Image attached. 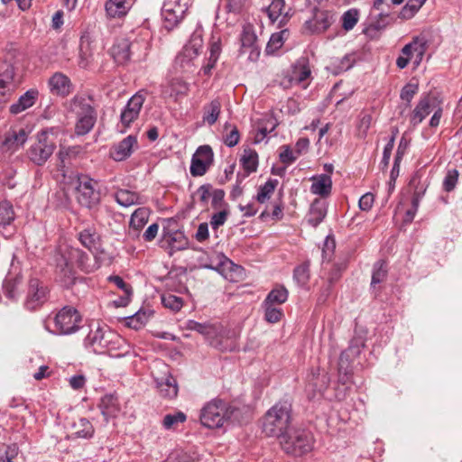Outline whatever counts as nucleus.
I'll return each mask as SVG.
<instances>
[{"mask_svg":"<svg viewBox=\"0 0 462 462\" xmlns=\"http://www.w3.org/2000/svg\"><path fill=\"white\" fill-rule=\"evenodd\" d=\"M88 260V255L80 249L69 245H60L56 254L55 261L61 283L64 286H69L74 282L75 277L72 269L75 264L88 273L99 267V263L97 265L89 264Z\"/></svg>","mask_w":462,"mask_h":462,"instance_id":"obj_1","label":"nucleus"},{"mask_svg":"<svg viewBox=\"0 0 462 462\" xmlns=\"http://www.w3.org/2000/svg\"><path fill=\"white\" fill-rule=\"evenodd\" d=\"M291 405L285 401L275 403L265 413L262 430L267 437L282 439L289 430Z\"/></svg>","mask_w":462,"mask_h":462,"instance_id":"obj_2","label":"nucleus"},{"mask_svg":"<svg viewBox=\"0 0 462 462\" xmlns=\"http://www.w3.org/2000/svg\"><path fill=\"white\" fill-rule=\"evenodd\" d=\"M223 43L219 35L213 34L208 42L207 51L203 42V30L197 27L182 47L181 58H196L201 54H209L208 58H218L222 53Z\"/></svg>","mask_w":462,"mask_h":462,"instance_id":"obj_3","label":"nucleus"},{"mask_svg":"<svg viewBox=\"0 0 462 462\" xmlns=\"http://www.w3.org/2000/svg\"><path fill=\"white\" fill-rule=\"evenodd\" d=\"M69 111L76 116L75 134L85 135L88 134L97 122V112L87 96H75L69 102Z\"/></svg>","mask_w":462,"mask_h":462,"instance_id":"obj_4","label":"nucleus"},{"mask_svg":"<svg viewBox=\"0 0 462 462\" xmlns=\"http://www.w3.org/2000/svg\"><path fill=\"white\" fill-rule=\"evenodd\" d=\"M75 190L76 199L81 206L92 208L100 203V183L88 175H78Z\"/></svg>","mask_w":462,"mask_h":462,"instance_id":"obj_5","label":"nucleus"},{"mask_svg":"<svg viewBox=\"0 0 462 462\" xmlns=\"http://www.w3.org/2000/svg\"><path fill=\"white\" fill-rule=\"evenodd\" d=\"M280 443L286 453L300 456L311 450L313 437L310 431L305 430H288L280 439Z\"/></svg>","mask_w":462,"mask_h":462,"instance_id":"obj_6","label":"nucleus"},{"mask_svg":"<svg viewBox=\"0 0 462 462\" xmlns=\"http://www.w3.org/2000/svg\"><path fill=\"white\" fill-rule=\"evenodd\" d=\"M186 328L189 330L196 331L204 336L209 345L220 351H228L233 349L232 343L224 337L219 328L211 323H199L195 320H188Z\"/></svg>","mask_w":462,"mask_h":462,"instance_id":"obj_7","label":"nucleus"},{"mask_svg":"<svg viewBox=\"0 0 462 462\" xmlns=\"http://www.w3.org/2000/svg\"><path fill=\"white\" fill-rule=\"evenodd\" d=\"M56 148L48 130H42L36 134L35 141L27 150L29 160L38 166L43 165Z\"/></svg>","mask_w":462,"mask_h":462,"instance_id":"obj_8","label":"nucleus"},{"mask_svg":"<svg viewBox=\"0 0 462 462\" xmlns=\"http://www.w3.org/2000/svg\"><path fill=\"white\" fill-rule=\"evenodd\" d=\"M229 418L228 409L226 402L221 400H212L201 410L200 421L207 428H220Z\"/></svg>","mask_w":462,"mask_h":462,"instance_id":"obj_9","label":"nucleus"},{"mask_svg":"<svg viewBox=\"0 0 462 462\" xmlns=\"http://www.w3.org/2000/svg\"><path fill=\"white\" fill-rule=\"evenodd\" d=\"M191 0H164L161 14L163 25L167 30H172L184 19Z\"/></svg>","mask_w":462,"mask_h":462,"instance_id":"obj_10","label":"nucleus"},{"mask_svg":"<svg viewBox=\"0 0 462 462\" xmlns=\"http://www.w3.org/2000/svg\"><path fill=\"white\" fill-rule=\"evenodd\" d=\"M56 335H69L79 328L81 316L79 311L71 306L63 307L53 319Z\"/></svg>","mask_w":462,"mask_h":462,"instance_id":"obj_11","label":"nucleus"},{"mask_svg":"<svg viewBox=\"0 0 462 462\" xmlns=\"http://www.w3.org/2000/svg\"><path fill=\"white\" fill-rule=\"evenodd\" d=\"M308 60H298L291 66L283 70L279 76V84L283 88H290L295 84L305 83L310 78L311 70Z\"/></svg>","mask_w":462,"mask_h":462,"instance_id":"obj_12","label":"nucleus"},{"mask_svg":"<svg viewBox=\"0 0 462 462\" xmlns=\"http://www.w3.org/2000/svg\"><path fill=\"white\" fill-rule=\"evenodd\" d=\"M49 299L48 287L37 278H31L23 306L30 311L40 309Z\"/></svg>","mask_w":462,"mask_h":462,"instance_id":"obj_13","label":"nucleus"},{"mask_svg":"<svg viewBox=\"0 0 462 462\" xmlns=\"http://www.w3.org/2000/svg\"><path fill=\"white\" fill-rule=\"evenodd\" d=\"M31 129L29 127L13 126L4 135L0 143V152L14 153L23 146L28 140Z\"/></svg>","mask_w":462,"mask_h":462,"instance_id":"obj_14","label":"nucleus"},{"mask_svg":"<svg viewBox=\"0 0 462 462\" xmlns=\"http://www.w3.org/2000/svg\"><path fill=\"white\" fill-rule=\"evenodd\" d=\"M113 339L118 340V335L109 329L97 328L91 330L84 340L85 347L89 351L103 355L107 352V345Z\"/></svg>","mask_w":462,"mask_h":462,"instance_id":"obj_15","label":"nucleus"},{"mask_svg":"<svg viewBox=\"0 0 462 462\" xmlns=\"http://www.w3.org/2000/svg\"><path fill=\"white\" fill-rule=\"evenodd\" d=\"M168 223V226L162 229L160 240L161 247L169 250L170 254L186 249L188 247V239L184 233L178 228L172 227L171 221L169 220Z\"/></svg>","mask_w":462,"mask_h":462,"instance_id":"obj_16","label":"nucleus"},{"mask_svg":"<svg viewBox=\"0 0 462 462\" xmlns=\"http://www.w3.org/2000/svg\"><path fill=\"white\" fill-rule=\"evenodd\" d=\"M240 41L239 52L241 56L247 58H258L260 56L261 49L253 24L247 23L243 25Z\"/></svg>","mask_w":462,"mask_h":462,"instance_id":"obj_17","label":"nucleus"},{"mask_svg":"<svg viewBox=\"0 0 462 462\" xmlns=\"http://www.w3.org/2000/svg\"><path fill=\"white\" fill-rule=\"evenodd\" d=\"M21 83L16 68L10 60L0 61V89L14 94L18 85Z\"/></svg>","mask_w":462,"mask_h":462,"instance_id":"obj_18","label":"nucleus"},{"mask_svg":"<svg viewBox=\"0 0 462 462\" xmlns=\"http://www.w3.org/2000/svg\"><path fill=\"white\" fill-rule=\"evenodd\" d=\"M213 162V152L210 146H199L193 154L190 164V174L194 177L206 173Z\"/></svg>","mask_w":462,"mask_h":462,"instance_id":"obj_19","label":"nucleus"},{"mask_svg":"<svg viewBox=\"0 0 462 462\" xmlns=\"http://www.w3.org/2000/svg\"><path fill=\"white\" fill-rule=\"evenodd\" d=\"M162 97L171 98L174 101L188 96L189 84L180 78H171L161 85Z\"/></svg>","mask_w":462,"mask_h":462,"instance_id":"obj_20","label":"nucleus"},{"mask_svg":"<svg viewBox=\"0 0 462 462\" xmlns=\"http://www.w3.org/2000/svg\"><path fill=\"white\" fill-rule=\"evenodd\" d=\"M145 101L143 91L134 94L127 102L121 113V123L125 127H128L139 116L140 111Z\"/></svg>","mask_w":462,"mask_h":462,"instance_id":"obj_21","label":"nucleus"},{"mask_svg":"<svg viewBox=\"0 0 462 462\" xmlns=\"http://www.w3.org/2000/svg\"><path fill=\"white\" fill-rule=\"evenodd\" d=\"M435 97L430 94L420 97L410 116V123L413 127L419 125L436 107Z\"/></svg>","mask_w":462,"mask_h":462,"instance_id":"obj_22","label":"nucleus"},{"mask_svg":"<svg viewBox=\"0 0 462 462\" xmlns=\"http://www.w3.org/2000/svg\"><path fill=\"white\" fill-rule=\"evenodd\" d=\"M284 0H273L272 3L265 8V12L271 21L274 23L278 22V26L282 28L289 20L290 14L285 11Z\"/></svg>","mask_w":462,"mask_h":462,"instance_id":"obj_23","label":"nucleus"},{"mask_svg":"<svg viewBox=\"0 0 462 462\" xmlns=\"http://www.w3.org/2000/svg\"><path fill=\"white\" fill-rule=\"evenodd\" d=\"M136 145V138L133 135H128L120 143L113 146L110 152V155L115 161L122 162L132 154L133 149Z\"/></svg>","mask_w":462,"mask_h":462,"instance_id":"obj_24","label":"nucleus"},{"mask_svg":"<svg viewBox=\"0 0 462 462\" xmlns=\"http://www.w3.org/2000/svg\"><path fill=\"white\" fill-rule=\"evenodd\" d=\"M48 84L53 95L66 97L71 92L70 80L60 72L54 73L50 78Z\"/></svg>","mask_w":462,"mask_h":462,"instance_id":"obj_25","label":"nucleus"},{"mask_svg":"<svg viewBox=\"0 0 462 462\" xmlns=\"http://www.w3.org/2000/svg\"><path fill=\"white\" fill-rule=\"evenodd\" d=\"M429 41L425 35H419L412 39L411 42L406 44L402 52L408 57L415 56L416 58H422L428 50Z\"/></svg>","mask_w":462,"mask_h":462,"instance_id":"obj_26","label":"nucleus"},{"mask_svg":"<svg viewBox=\"0 0 462 462\" xmlns=\"http://www.w3.org/2000/svg\"><path fill=\"white\" fill-rule=\"evenodd\" d=\"M39 97V91L35 88H31L23 94L18 100L10 106V113L18 115L26 109L32 107Z\"/></svg>","mask_w":462,"mask_h":462,"instance_id":"obj_27","label":"nucleus"},{"mask_svg":"<svg viewBox=\"0 0 462 462\" xmlns=\"http://www.w3.org/2000/svg\"><path fill=\"white\" fill-rule=\"evenodd\" d=\"M154 380L156 382V388L161 396L169 399H172L177 396V382L171 374H169L168 372L165 373V376L162 378L155 377Z\"/></svg>","mask_w":462,"mask_h":462,"instance_id":"obj_28","label":"nucleus"},{"mask_svg":"<svg viewBox=\"0 0 462 462\" xmlns=\"http://www.w3.org/2000/svg\"><path fill=\"white\" fill-rule=\"evenodd\" d=\"M335 21V14L330 11L318 10L314 14L312 21L307 22L312 31L321 32L326 31Z\"/></svg>","mask_w":462,"mask_h":462,"instance_id":"obj_29","label":"nucleus"},{"mask_svg":"<svg viewBox=\"0 0 462 462\" xmlns=\"http://www.w3.org/2000/svg\"><path fill=\"white\" fill-rule=\"evenodd\" d=\"M101 413L107 421L110 418L116 417L120 412V404L118 398L114 394H106L99 402Z\"/></svg>","mask_w":462,"mask_h":462,"instance_id":"obj_30","label":"nucleus"},{"mask_svg":"<svg viewBox=\"0 0 462 462\" xmlns=\"http://www.w3.org/2000/svg\"><path fill=\"white\" fill-rule=\"evenodd\" d=\"M310 180L312 181L310 191L313 194L328 197L331 193L332 180L330 175L319 174L313 176Z\"/></svg>","mask_w":462,"mask_h":462,"instance_id":"obj_31","label":"nucleus"},{"mask_svg":"<svg viewBox=\"0 0 462 462\" xmlns=\"http://www.w3.org/2000/svg\"><path fill=\"white\" fill-rule=\"evenodd\" d=\"M327 215V204L325 201L316 199L312 202L309 214L307 216L308 223L316 227L319 225Z\"/></svg>","mask_w":462,"mask_h":462,"instance_id":"obj_32","label":"nucleus"},{"mask_svg":"<svg viewBox=\"0 0 462 462\" xmlns=\"http://www.w3.org/2000/svg\"><path fill=\"white\" fill-rule=\"evenodd\" d=\"M22 276H8L3 285L5 295L11 300H17L22 292Z\"/></svg>","mask_w":462,"mask_h":462,"instance_id":"obj_33","label":"nucleus"},{"mask_svg":"<svg viewBox=\"0 0 462 462\" xmlns=\"http://www.w3.org/2000/svg\"><path fill=\"white\" fill-rule=\"evenodd\" d=\"M240 163L247 175L255 172L258 168L257 152L251 148L245 149L240 158Z\"/></svg>","mask_w":462,"mask_h":462,"instance_id":"obj_34","label":"nucleus"},{"mask_svg":"<svg viewBox=\"0 0 462 462\" xmlns=\"http://www.w3.org/2000/svg\"><path fill=\"white\" fill-rule=\"evenodd\" d=\"M72 427L74 430L72 436H74V438L90 439L94 434L92 424L85 418H80L78 421H75Z\"/></svg>","mask_w":462,"mask_h":462,"instance_id":"obj_35","label":"nucleus"},{"mask_svg":"<svg viewBox=\"0 0 462 462\" xmlns=\"http://www.w3.org/2000/svg\"><path fill=\"white\" fill-rule=\"evenodd\" d=\"M289 31L287 29H282L278 32L273 33L267 45H266V53L268 55H273L276 51L282 48L284 42L289 37Z\"/></svg>","mask_w":462,"mask_h":462,"instance_id":"obj_36","label":"nucleus"},{"mask_svg":"<svg viewBox=\"0 0 462 462\" xmlns=\"http://www.w3.org/2000/svg\"><path fill=\"white\" fill-rule=\"evenodd\" d=\"M221 111V104L217 99L212 100L204 106L203 121L208 125H214L218 119Z\"/></svg>","mask_w":462,"mask_h":462,"instance_id":"obj_37","label":"nucleus"},{"mask_svg":"<svg viewBox=\"0 0 462 462\" xmlns=\"http://www.w3.org/2000/svg\"><path fill=\"white\" fill-rule=\"evenodd\" d=\"M277 184V180L270 179L263 185L260 186L258 189L257 195L255 197L257 202L260 204L266 203L273 195Z\"/></svg>","mask_w":462,"mask_h":462,"instance_id":"obj_38","label":"nucleus"},{"mask_svg":"<svg viewBox=\"0 0 462 462\" xmlns=\"http://www.w3.org/2000/svg\"><path fill=\"white\" fill-rule=\"evenodd\" d=\"M79 239L82 245L89 251L92 252L97 249L99 237L95 230L90 228L84 229L79 233Z\"/></svg>","mask_w":462,"mask_h":462,"instance_id":"obj_39","label":"nucleus"},{"mask_svg":"<svg viewBox=\"0 0 462 462\" xmlns=\"http://www.w3.org/2000/svg\"><path fill=\"white\" fill-rule=\"evenodd\" d=\"M131 42L126 38L116 39L111 48L112 58H129Z\"/></svg>","mask_w":462,"mask_h":462,"instance_id":"obj_40","label":"nucleus"},{"mask_svg":"<svg viewBox=\"0 0 462 462\" xmlns=\"http://www.w3.org/2000/svg\"><path fill=\"white\" fill-rule=\"evenodd\" d=\"M106 11L110 17H120L127 12L126 0H107Z\"/></svg>","mask_w":462,"mask_h":462,"instance_id":"obj_41","label":"nucleus"},{"mask_svg":"<svg viewBox=\"0 0 462 462\" xmlns=\"http://www.w3.org/2000/svg\"><path fill=\"white\" fill-rule=\"evenodd\" d=\"M115 199L119 205L125 208L140 203L139 195L127 189L118 190L115 194Z\"/></svg>","mask_w":462,"mask_h":462,"instance_id":"obj_42","label":"nucleus"},{"mask_svg":"<svg viewBox=\"0 0 462 462\" xmlns=\"http://www.w3.org/2000/svg\"><path fill=\"white\" fill-rule=\"evenodd\" d=\"M149 215L150 212L148 208H137L131 216L130 226L136 230H140L147 223Z\"/></svg>","mask_w":462,"mask_h":462,"instance_id":"obj_43","label":"nucleus"},{"mask_svg":"<svg viewBox=\"0 0 462 462\" xmlns=\"http://www.w3.org/2000/svg\"><path fill=\"white\" fill-rule=\"evenodd\" d=\"M288 299V291L284 287L275 288L267 295L263 304H282Z\"/></svg>","mask_w":462,"mask_h":462,"instance_id":"obj_44","label":"nucleus"},{"mask_svg":"<svg viewBox=\"0 0 462 462\" xmlns=\"http://www.w3.org/2000/svg\"><path fill=\"white\" fill-rule=\"evenodd\" d=\"M187 416L182 411L166 414L162 420V426L165 430H173L180 423L186 421Z\"/></svg>","mask_w":462,"mask_h":462,"instance_id":"obj_45","label":"nucleus"},{"mask_svg":"<svg viewBox=\"0 0 462 462\" xmlns=\"http://www.w3.org/2000/svg\"><path fill=\"white\" fill-rule=\"evenodd\" d=\"M358 20L359 11L356 8H351L342 14V28L346 32L351 31L356 26Z\"/></svg>","mask_w":462,"mask_h":462,"instance_id":"obj_46","label":"nucleus"},{"mask_svg":"<svg viewBox=\"0 0 462 462\" xmlns=\"http://www.w3.org/2000/svg\"><path fill=\"white\" fill-rule=\"evenodd\" d=\"M293 279L299 286H305L310 280L309 263H304L297 266L293 272Z\"/></svg>","mask_w":462,"mask_h":462,"instance_id":"obj_47","label":"nucleus"},{"mask_svg":"<svg viewBox=\"0 0 462 462\" xmlns=\"http://www.w3.org/2000/svg\"><path fill=\"white\" fill-rule=\"evenodd\" d=\"M14 219V211L13 206L8 201L0 203V226L10 225Z\"/></svg>","mask_w":462,"mask_h":462,"instance_id":"obj_48","label":"nucleus"},{"mask_svg":"<svg viewBox=\"0 0 462 462\" xmlns=\"http://www.w3.org/2000/svg\"><path fill=\"white\" fill-rule=\"evenodd\" d=\"M282 207L281 201H273L270 206H266V208L262 211L260 217L266 219L271 217L273 219H281L282 217Z\"/></svg>","mask_w":462,"mask_h":462,"instance_id":"obj_49","label":"nucleus"},{"mask_svg":"<svg viewBox=\"0 0 462 462\" xmlns=\"http://www.w3.org/2000/svg\"><path fill=\"white\" fill-rule=\"evenodd\" d=\"M384 25L379 20H371L364 24L362 32L370 39L378 37Z\"/></svg>","mask_w":462,"mask_h":462,"instance_id":"obj_50","label":"nucleus"},{"mask_svg":"<svg viewBox=\"0 0 462 462\" xmlns=\"http://www.w3.org/2000/svg\"><path fill=\"white\" fill-rule=\"evenodd\" d=\"M149 43L146 41H134L131 42V48L129 50V58L135 56L137 58L146 57L148 53Z\"/></svg>","mask_w":462,"mask_h":462,"instance_id":"obj_51","label":"nucleus"},{"mask_svg":"<svg viewBox=\"0 0 462 462\" xmlns=\"http://www.w3.org/2000/svg\"><path fill=\"white\" fill-rule=\"evenodd\" d=\"M268 123L270 124V127L259 126V128L257 129L254 137V143H259L263 142L269 133H272L273 131L275 130L278 125L276 119L272 116L268 117Z\"/></svg>","mask_w":462,"mask_h":462,"instance_id":"obj_52","label":"nucleus"},{"mask_svg":"<svg viewBox=\"0 0 462 462\" xmlns=\"http://www.w3.org/2000/svg\"><path fill=\"white\" fill-rule=\"evenodd\" d=\"M387 275L386 264L384 262H377L373 270L371 285L374 287L376 284L384 281Z\"/></svg>","mask_w":462,"mask_h":462,"instance_id":"obj_53","label":"nucleus"},{"mask_svg":"<svg viewBox=\"0 0 462 462\" xmlns=\"http://www.w3.org/2000/svg\"><path fill=\"white\" fill-rule=\"evenodd\" d=\"M419 91V85L416 82H409L407 83L401 90L400 97L402 101L407 103V106H410L414 96Z\"/></svg>","mask_w":462,"mask_h":462,"instance_id":"obj_54","label":"nucleus"},{"mask_svg":"<svg viewBox=\"0 0 462 462\" xmlns=\"http://www.w3.org/2000/svg\"><path fill=\"white\" fill-rule=\"evenodd\" d=\"M163 306L173 311H179L183 306V300L180 297L173 294H164L162 296Z\"/></svg>","mask_w":462,"mask_h":462,"instance_id":"obj_55","label":"nucleus"},{"mask_svg":"<svg viewBox=\"0 0 462 462\" xmlns=\"http://www.w3.org/2000/svg\"><path fill=\"white\" fill-rule=\"evenodd\" d=\"M373 121V117L371 114L366 112H362L359 116V120L357 124L358 134L361 137L366 136L367 131L371 126Z\"/></svg>","mask_w":462,"mask_h":462,"instance_id":"obj_56","label":"nucleus"},{"mask_svg":"<svg viewBox=\"0 0 462 462\" xmlns=\"http://www.w3.org/2000/svg\"><path fill=\"white\" fill-rule=\"evenodd\" d=\"M337 63L332 66L327 67L328 70L331 71L334 75H338L343 71L348 70L350 68L354 66L353 60H336Z\"/></svg>","mask_w":462,"mask_h":462,"instance_id":"obj_57","label":"nucleus"},{"mask_svg":"<svg viewBox=\"0 0 462 462\" xmlns=\"http://www.w3.org/2000/svg\"><path fill=\"white\" fill-rule=\"evenodd\" d=\"M265 309V319L270 323L278 322L282 316V312L280 308L273 307V305L264 304Z\"/></svg>","mask_w":462,"mask_h":462,"instance_id":"obj_58","label":"nucleus"},{"mask_svg":"<svg viewBox=\"0 0 462 462\" xmlns=\"http://www.w3.org/2000/svg\"><path fill=\"white\" fill-rule=\"evenodd\" d=\"M107 345V352L106 354L110 355L114 357H120L124 356L125 353H114L116 350H120L122 346H124L125 342L124 339L118 335V340L113 339L111 343L106 344Z\"/></svg>","mask_w":462,"mask_h":462,"instance_id":"obj_59","label":"nucleus"},{"mask_svg":"<svg viewBox=\"0 0 462 462\" xmlns=\"http://www.w3.org/2000/svg\"><path fill=\"white\" fill-rule=\"evenodd\" d=\"M458 171L457 170H450L448 171L444 181L443 187L446 191H451L457 182Z\"/></svg>","mask_w":462,"mask_h":462,"instance_id":"obj_60","label":"nucleus"},{"mask_svg":"<svg viewBox=\"0 0 462 462\" xmlns=\"http://www.w3.org/2000/svg\"><path fill=\"white\" fill-rule=\"evenodd\" d=\"M228 212L226 210H220L217 213L212 215L210 218V225L214 230H217L219 226H223L227 219Z\"/></svg>","mask_w":462,"mask_h":462,"instance_id":"obj_61","label":"nucleus"},{"mask_svg":"<svg viewBox=\"0 0 462 462\" xmlns=\"http://www.w3.org/2000/svg\"><path fill=\"white\" fill-rule=\"evenodd\" d=\"M211 190L212 186L209 184L202 185L197 189L195 195L199 197V199L203 206H206L208 203Z\"/></svg>","mask_w":462,"mask_h":462,"instance_id":"obj_62","label":"nucleus"},{"mask_svg":"<svg viewBox=\"0 0 462 462\" xmlns=\"http://www.w3.org/2000/svg\"><path fill=\"white\" fill-rule=\"evenodd\" d=\"M420 9L418 5L408 1L401 10L399 17L405 20L411 19Z\"/></svg>","mask_w":462,"mask_h":462,"instance_id":"obj_63","label":"nucleus"},{"mask_svg":"<svg viewBox=\"0 0 462 462\" xmlns=\"http://www.w3.org/2000/svg\"><path fill=\"white\" fill-rule=\"evenodd\" d=\"M282 149L279 158L282 163L290 165L297 160L298 155L295 156L289 146H282Z\"/></svg>","mask_w":462,"mask_h":462,"instance_id":"obj_64","label":"nucleus"}]
</instances>
